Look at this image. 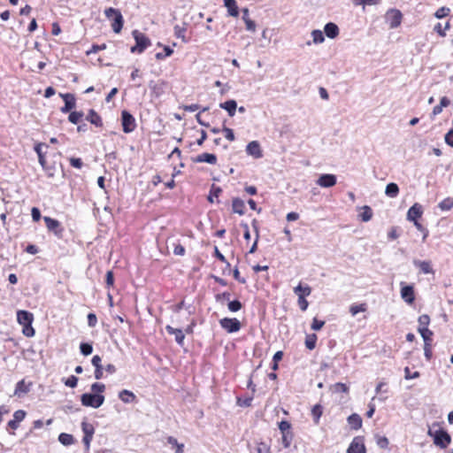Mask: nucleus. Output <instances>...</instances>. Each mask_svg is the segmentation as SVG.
Returning <instances> with one entry per match:
<instances>
[{"instance_id":"obj_51","label":"nucleus","mask_w":453,"mask_h":453,"mask_svg":"<svg viewBox=\"0 0 453 453\" xmlns=\"http://www.w3.org/2000/svg\"><path fill=\"white\" fill-rule=\"evenodd\" d=\"M304 296H303V295H299L298 301H297L298 305L303 311H306L308 308V305H309V303H308L307 300L304 298Z\"/></svg>"},{"instance_id":"obj_58","label":"nucleus","mask_w":453,"mask_h":453,"mask_svg":"<svg viewBox=\"0 0 453 453\" xmlns=\"http://www.w3.org/2000/svg\"><path fill=\"white\" fill-rule=\"evenodd\" d=\"M26 417V411L22 410H18L13 413V419L18 421L19 423L21 422Z\"/></svg>"},{"instance_id":"obj_11","label":"nucleus","mask_w":453,"mask_h":453,"mask_svg":"<svg viewBox=\"0 0 453 453\" xmlns=\"http://www.w3.org/2000/svg\"><path fill=\"white\" fill-rule=\"evenodd\" d=\"M246 152L248 155L252 156L254 158H261L263 152L260 144L257 141H252L246 146Z\"/></svg>"},{"instance_id":"obj_10","label":"nucleus","mask_w":453,"mask_h":453,"mask_svg":"<svg viewBox=\"0 0 453 453\" xmlns=\"http://www.w3.org/2000/svg\"><path fill=\"white\" fill-rule=\"evenodd\" d=\"M401 297L408 304L413 303L415 300L414 288L411 285H405L404 282H401Z\"/></svg>"},{"instance_id":"obj_57","label":"nucleus","mask_w":453,"mask_h":453,"mask_svg":"<svg viewBox=\"0 0 453 453\" xmlns=\"http://www.w3.org/2000/svg\"><path fill=\"white\" fill-rule=\"evenodd\" d=\"M352 2L355 5H373L377 4L380 2V0H352Z\"/></svg>"},{"instance_id":"obj_12","label":"nucleus","mask_w":453,"mask_h":453,"mask_svg":"<svg viewBox=\"0 0 453 453\" xmlns=\"http://www.w3.org/2000/svg\"><path fill=\"white\" fill-rule=\"evenodd\" d=\"M316 183L322 188H331L336 184V176L330 173L321 174Z\"/></svg>"},{"instance_id":"obj_24","label":"nucleus","mask_w":453,"mask_h":453,"mask_svg":"<svg viewBox=\"0 0 453 453\" xmlns=\"http://www.w3.org/2000/svg\"><path fill=\"white\" fill-rule=\"evenodd\" d=\"M219 107L226 110L230 117H234L236 111L237 104L234 100H227L219 104Z\"/></svg>"},{"instance_id":"obj_59","label":"nucleus","mask_w":453,"mask_h":453,"mask_svg":"<svg viewBox=\"0 0 453 453\" xmlns=\"http://www.w3.org/2000/svg\"><path fill=\"white\" fill-rule=\"evenodd\" d=\"M334 390L335 392H344L347 393L349 391V388L346 384L338 382L334 385Z\"/></svg>"},{"instance_id":"obj_54","label":"nucleus","mask_w":453,"mask_h":453,"mask_svg":"<svg viewBox=\"0 0 453 453\" xmlns=\"http://www.w3.org/2000/svg\"><path fill=\"white\" fill-rule=\"evenodd\" d=\"M419 376H420V374L418 372H414L412 373V372H411V370L409 367L404 368V378L406 380L416 379V378H418Z\"/></svg>"},{"instance_id":"obj_41","label":"nucleus","mask_w":453,"mask_h":453,"mask_svg":"<svg viewBox=\"0 0 453 453\" xmlns=\"http://www.w3.org/2000/svg\"><path fill=\"white\" fill-rule=\"evenodd\" d=\"M227 307L230 311L236 312L242 309V304L238 300H234V301L229 300L228 303H227Z\"/></svg>"},{"instance_id":"obj_25","label":"nucleus","mask_w":453,"mask_h":453,"mask_svg":"<svg viewBox=\"0 0 453 453\" xmlns=\"http://www.w3.org/2000/svg\"><path fill=\"white\" fill-rule=\"evenodd\" d=\"M232 209L234 213L243 215L245 213V203L242 199L235 197L232 202Z\"/></svg>"},{"instance_id":"obj_63","label":"nucleus","mask_w":453,"mask_h":453,"mask_svg":"<svg viewBox=\"0 0 453 453\" xmlns=\"http://www.w3.org/2000/svg\"><path fill=\"white\" fill-rule=\"evenodd\" d=\"M445 142L449 145L450 147H453V128L450 129L446 134H445Z\"/></svg>"},{"instance_id":"obj_36","label":"nucleus","mask_w":453,"mask_h":453,"mask_svg":"<svg viewBox=\"0 0 453 453\" xmlns=\"http://www.w3.org/2000/svg\"><path fill=\"white\" fill-rule=\"evenodd\" d=\"M294 292L296 295H303V296H310L311 293V288L309 286H303L302 284H299L294 288Z\"/></svg>"},{"instance_id":"obj_21","label":"nucleus","mask_w":453,"mask_h":453,"mask_svg":"<svg viewBox=\"0 0 453 453\" xmlns=\"http://www.w3.org/2000/svg\"><path fill=\"white\" fill-rule=\"evenodd\" d=\"M224 4L227 9V13L229 16L234 18L239 16V8L235 0H224Z\"/></svg>"},{"instance_id":"obj_55","label":"nucleus","mask_w":453,"mask_h":453,"mask_svg":"<svg viewBox=\"0 0 453 453\" xmlns=\"http://www.w3.org/2000/svg\"><path fill=\"white\" fill-rule=\"evenodd\" d=\"M324 325H325V321L319 320L318 319L314 318L311 327L314 331H319L323 327Z\"/></svg>"},{"instance_id":"obj_28","label":"nucleus","mask_w":453,"mask_h":453,"mask_svg":"<svg viewBox=\"0 0 453 453\" xmlns=\"http://www.w3.org/2000/svg\"><path fill=\"white\" fill-rule=\"evenodd\" d=\"M413 264L418 266L423 273L427 274L434 273L431 263L428 261L414 260Z\"/></svg>"},{"instance_id":"obj_37","label":"nucleus","mask_w":453,"mask_h":453,"mask_svg":"<svg viewBox=\"0 0 453 453\" xmlns=\"http://www.w3.org/2000/svg\"><path fill=\"white\" fill-rule=\"evenodd\" d=\"M438 206L441 211H449L453 208V197H447L443 199Z\"/></svg>"},{"instance_id":"obj_15","label":"nucleus","mask_w":453,"mask_h":453,"mask_svg":"<svg viewBox=\"0 0 453 453\" xmlns=\"http://www.w3.org/2000/svg\"><path fill=\"white\" fill-rule=\"evenodd\" d=\"M61 97L65 101V105L61 108V111L64 113L69 112L75 107V97L73 94H61Z\"/></svg>"},{"instance_id":"obj_34","label":"nucleus","mask_w":453,"mask_h":453,"mask_svg":"<svg viewBox=\"0 0 453 453\" xmlns=\"http://www.w3.org/2000/svg\"><path fill=\"white\" fill-rule=\"evenodd\" d=\"M323 413V409L320 404H316L311 409V414L315 424H319V418Z\"/></svg>"},{"instance_id":"obj_20","label":"nucleus","mask_w":453,"mask_h":453,"mask_svg":"<svg viewBox=\"0 0 453 453\" xmlns=\"http://www.w3.org/2000/svg\"><path fill=\"white\" fill-rule=\"evenodd\" d=\"M324 32L328 38L334 39L339 35V27L336 24L328 22L324 27Z\"/></svg>"},{"instance_id":"obj_19","label":"nucleus","mask_w":453,"mask_h":453,"mask_svg":"<svg viewBox=\"0 0 453 453\" xmlns=\"http://www.w3.org/2000/svg\"><path fill=\"white\" fill-rule=\"evenodd\" d=\"M194 162L196 163H208L211 165H215L217 163V157L214 154L211 153H202L194 159Z\"/></svg>"},{"instance_id":"obj_32","label":"nucleus","mask_w":453,"mask_h":453,"mask_svg":"<svg viewBox=\"0 0 453 453\" xmlns=\"http://www.w3.org/2000/svg\"><path fill=\"white\" fill-rule=\"evenodd\" d=\"M429 323H430V318L428 315L423 314V315L419 316L418 327V333L428 328Z\"/></svg>"},{"instance_id":"obj_38","label":"nucleus","mask_w":453,"mask_h":453,"mask_svg":"<svg viewBox=\"0 0 453 453\" xmlns=\"http://www.w3.org/2000/svg\"><path fill=\"white\" fill-rule=\"evenodd\" d=\"M311 37L312 42L316 44L322 43L325 41L323 32L319 29H315L311 32Z\"/></svg>"},{"instance_id":"obj_61","label":"nucleus","mask_w":453,"mask_h":453,"mask_svg":"<svg viewBox=\"0 0 453 453\" xmlns=\"http://www.w3.org/2000/svg\"><path fill=\"white\" fill-rule=\"evenodd\" d=\"M377 444L380 448L381 449H386L388 448V444H389V441H388V439L385 436H382V437H380L377 441Z\"/></svg>"},{"instance_id":"obj_62","label":"nucleus","mask_w":453,"mask_h":453,"mask_svg":"<svg viewBox=\"0 0 453 453\" xmlns=\"http://www.w3.org/2000/svg\"><path fill=\"white\" fill-rule=\"evenodd\" d=\"M223 132L225 133V136L227 140L231 142L234 140V134L231 128L224 127Z\"/></svg>"},{"instance_id":"obj_52","label":"nucleus","mask_w":453,"mask_h":453,"mask_svg":"<svg viewBox=\"0 0 453 453\" xmlns=\"http://www.w3.org/2000/svg\"><path fill=\"white\" fill-rule=\"evenodd\" d=\"M413 223L416 228L423 234V241H425L428 236V230L425 226H423L418 220H415Z\"/></svg>"},{"instance_id":"obj_35","label":"nucleus","mask_w":453,"mask_h":453,"mask_svg":"<svg viewBox=\"0 0 453 453\" xmlns=\"http://www.w3.org/2000/svg\"><path fill=\"white\" fill-rule=\"evenodd\" d=\"M81 429H82V432L84 433V436L93 437L94 433H95V428L92 424L83 421L81 423Z\"/></svg>"},{"instance_id":"obj_56","label":"nucleus","mask_w":453,"mask_h":453,"mask_svg":"<svg viewBox=\"0 0 453 453\" xmlns=\"http://www.w3.org/2000/svg\"><path fill=\"white\" fill-rule=\"evenodd\" d=\"M292 441V434L290 432L282 434V444L285 448H288L290 446Z\"/></svg>"},{"instance_id":"obj_4","label":"nucleus","mask_w":453,"mask_h":453,"mask_svg":"<svg viewBox=\"0 0 453 453\" xmlns=\"http://www.w3.org/2000/svg\"><path fill=\"white\" fill-rule=\"evenodd\" d=\"M428 434L430 436H433L434 443L441 449L447 448V446L451 441L450 435L448 434L447 431H445L443 429H439L434 432H433L431 429H429Z\"/></svg>"},{"instance_id":"obj_47","label":"nucleus","mask_w":453,"mask_h":453,"mask_svg":"<svg viewBox=\"0 0 453 453\" xmlns=\"http://www.w3.org/2000/svg\"><path fill=\"white\" fill-rule=\"evenodd\" d=\"M185 32H186V29L184 27H181L178 25H176L174 27L175 36L178 38H181L183 42H187V40L185 39Z\"/></svg>"},{"instance_id":"obj_17","label":"nucleus","mask_w":453,"mask_h":453,"mask_svg":"<svg viewBox=\"0 0 453 453\" xmlns=\"http://www.w3.org/2000/svg\"><path fill=\"white\" fill-rule=\"evenodd\" d=\"M165 330L168 334H173L175 337V342L180 345L182 346L185 339V334L181 329L174 328L171 326H166Z\"/></svg>"},{"instance_id":"obj_23","label":"nucleus","mask_w":453,"mask_h":453,"mask_svg":"<svg viewBox=\"0 0 453 453\" xmlns=\"http://www.w3.org/2000/svg\"><path fill=\"white\" fill-rule=\"evenodd\" d=\"M102 359L98 355H96L92 357L91 363L95 366V378L96 380H100L103 378V366H102Z\"/></svg>"},{"instance_id":"obj_42","label":"nucleus","mask_w":453,"mask_h":453,"mask_svg":"<svg viewBox=\"0 0 453 453\" xmlns=\"http://www.w3.org/2000/svg\"><path fill=\"white\" fill-rule=\"evenodd\" d=\"M366 311V304L361 303L358 305H351L349 308V312L352 316H356L358 312H364Z\"/></svg>"},{"instance_id":"obj_8","label":"nucleus","mask_w":453,"mask_h":453,"mask_svg":"<svg viewBox=\"0 0 453 453\" xmlns=\"http://www.w3.org/2000/svg\"><path fill=\"white\" fill-rule=\"evenodd\" d=\"M219 324L227 333L238 332L241 328V323L237 319L224 318L219 320Z\"/></svg>"},{"instance_id":"obj_1","label":"nucleus","mask_w":453,"mask_h":453,"mask_svg":"<svg viewBox=\"0 0 453 453\" xmlns=\"http://www.w3.org/2000/svg\"><path fill=\"white\" fill-rule=\"evenodd\" d=\"M104 15L111 19V27L115 33H119L123 27L124 19L119 10L110 7L105 9Z\"/></svg>"},{"instance_id":"obj_13","label":"nucleus","mask_w":453,"mask_h":453,"mask_svg":"<svg viewBox=\"0 0 453 453\" xmlns=\"http://www.w3.org/2000/svg\"><path fill=\"white\" fill-rule=\"evenodd\" d=\"M32 385V382H26L25 380H19L16 384L13 395L18 397L27 395L30 391Z\"/></svg>"},{"instance_id":"obj_18","label":"nucleus","mask_w":453,"mask_h":453,"mask_svg":"<svg viewBox=\"0 0 453 453\" xmlns=\"http://www.w3.org/2000/svg\"><path fill=\"white\" fill-rule=\"evenodd\" d=\"M165 87L166 82L164 81H150V88L156 96H160L165 92Z\"/></svg>"},{"instance_id":"obj_9","label":"nucleus","mask_w":453,"mask_h":453,"mask_svg":"<svg viewBox=\"0 0 453 453\" xmlns=\"http://www.w3.org/2000/svg\"><path fill=\"white\" fill-rule=\"evenodd\" d=\"M347 453H366L363 438L360 436L355 437L349 444Z\"/></svg>"},{"instance_id":"obj_26","label":"nucleus","mask_w":453,"mask_h":453,"mask_svg":"<svg viewBox=\"0 0 453 453\" xmlns=\"http://www.w3.org/2000/svg\"><path fill=\"white\" fill-rule=\"evenodd\" d=\"M348 423L352 429L357 430L362 426V418L358 414L353 413L349 416Z\"/></svg>"},{"instance_id":"obj_49","label":"nucleus","mask_w":453,"mask_h":453,"mask_svg":"<svg viewBox=\"0 0 453 453\" xmlns=\"http://www.w3.org/2000/svg\"><path fill=\"white\" fill-rule=\"evenodd\" d=\"M449 13V9L447 8V7H441L439 8L435 13H434V16L437 18V19H442L446 16H448Z\"/></svg>"},{"instance_id":"obj_53","label":"nucleus","mask_w":453,"mask_h":453,"mask_svg":"<svg viewBox=\"0 0 453 453\" xmlns=\"http://www.w3.org/2000/svg\"><path fill=\"white\" fill-rule=\"evenodd\" d=\"M290 428H291V425L287 420H281L279 423V429L281 431L282 434L289 432Z\"/></svg>"},{"instance_id":"obj_7","label":"nucleus","mask_w":453,"mask_h":453,"mask_svg":"<svg viewBox=\"0 0 453 453\" xmlns=\"http://www.w3.org/2000/svg\"><path fill=\"white\" fill-rule=\"evenodd\" d=\"M43 220L45 222L46 227L49 231L53 232L54 234L61 238L63 236V227L58 220L52 219L50 217H44Z\"/></svg>"},{"instance_id":"obj_43","label":"nucleus","mask_w":453,"mask_h":453,"mask_svg":"<svg viewBox=\"0 0 453 453\" xmlns=\"http://www.w3.org/2000/svg\"><path fill=\"white\" fill-rule=\"evenodd\" d=\"M80 349H81V352L82 355L84 356H88L92 353L93 351V347L90 343H88V342H82L81 345H80Z\"/></svg>"},{"instance_id":"obj_22","label":"nucleus","mask_w":453,"mask_h":453,"mask_svg":"<svg viewBox=\"0 0 453 453\" xmlns=\"http://www.w3.org/2000/svg\"><path fill=\"white\" fill-rule=\"evenodd\" d=\"M119 398L125 403L136 402V395L130 390L123 389L119 392Z\"/></svg>"},{"instance_id":"obj_46","label":"nucleus","mask_w":453,"mask_h":453,"mask_svg":"<svg viewBox=\"0 0 453 453\" xmlns=\"http://www.w3.org/2000/svg\"><path fill=\"white\" fill-rule=\"evenodd\" d=\"M221 192H222L221 188L212 185L211 192H210V196H208L209 202L212 203L213 196L218 197Z\"/></svg>"},{"instance_id":"obj_27","label":"nucleus","mask_w":453,"mask_h":453,"mask_svg":"<svg viewBox=\"0 0 453 453\" xmlns=\"http://www.w3.org/2000/svg\"><path fill=\"white\" fill-rule=\"evenodd\" d=\"M385 194L388 197L395 198L399 194L398 185L395 182H390L386 186Z\"/></svg>"},{"instance_id":"obj_40","label":"nucleus","mask_w":453,"mask_h":453,"mask_svg":"<svg viewBox=\"0 0 453 453\" xmlns=\"http://www.w3.org/2000/svg\"><path fill=\"white\" fill-rule=\"evenodd\" d=\"M360 216H361V219H362V220L364 222L369 221L372 219V209L369 206L365 205L363 207V212L361 213Z\"/></svg>"},{"instance_id":"obj_31","label":"nucleus","mask_w":453,"mask_h":453,"mask_svg":"<svg viewBox=\"0 0 453 453\" xmlns=\"http://www.w3.org/2000/svg\"><path fill=\"white\" fill-rule=\"evenodd\" d=\"M58 441L61 444L69 446L74 442V438L70 434L61 433L58 436Z\"/></svg>"},{"instance_id":"obj_16","label":"nucleus","mask_w":453,"mask_h":453,"mask_svg":"<svg viewBox=\"0 0 453 453\" xmlns=\"http://www.w3.org/2000/svg\"><path fill=\"white\" fill-rule=\"evenodd\" d=\"M17 319L18 322L22 326H30L32 325L34 317L33 314L27 311H19L17 312Z\"/></svg>"},{"instance_id":"obj_48","label":"nucleus","mask_w":453,"mask_h":453,"mask_svg":"<svg viewBox=\"0 0 453 453\" xmlns=\"http://www.w3.org/2000/svg\"><path fill=\"white\" fill-rule=\"evenodd\" d=\"M317 337L315 334H312L306 338L305 346L308 349H313L315 348Z\"/></svg>"},{"instance_id":"obj_45","label":"nucleus","mask_w":453,"mask_h":453,"mask_svg":"<svg viewBox=\"0 0 453 453\" xmlns=\"http://www.w3.org/2000/svg\"><path fill=\"white\" fill-rule=\"evenodd\" d=\"M105 390V385L103 383L96 382L91 385L92 394H101Z\"/></svg>"},{"instance_id":"obj_2","label":"nucleus","mask_w":453,"mask_h":453,"mask_svg":"<svg viewBox=\"0 0 453 453\" xmlns=\"http://www.w3.org/2000/svg\"><path fill=\"white\" fill-rule=\"evenodd\" d=\"M135 40V45L131 48L132 53H142L150 44V40L142 33L138 30H134L132 33Z\"/></svg>"},{"instance_id":"obj_3","label":"nucleus","mask_w":453,"mask_h":453,"mask_svg":"<svg viewBox=\"0 0 453 453\" xmlns=\"http://www.w3.org/2000/svg\"><path fill=\"white\" fill-rule=\"evenodd\" d=\"M81 402L83 406L99 408L104 402V396L102 394L85 393L81 396Z\"/></svg>"},{"instance_id":"obj_14","label":"nucleus","mask_w":453,"mask_h":453,"mask_svg":"<svg viewBox=\"0 0 453 453\" xmlns=\"http://www.w3.org/2000/svg\"><path fill=\"white\" fill-rule=\"evenodd\" d=\"M423 214V208L422 205L415 203L407 212V219L409 221L414 222L415 220H418V218H420Z\"/></svg>"},{"instance_id":"obj_33","label":"nucleus","mask_w":453,"mask_h":453,"mask_svg":"<svg viewBox=\"0 0 453 453\" xmlns=\"http://www.w3.org/2000/svg\"><path fill=\"white\" fill-rule=\"evenodd\" d=\"M450 27L449 21H447L444 26H442L441 23H437L434 30L441 36L444 37L446 35V31L449 30Z\"/></svg>"},{"instance_id":"obj_6","label":"nucleus","mask_w":453,"mask_h":453,"mask_svg":"<svg viewBox=\"0 0 453 453\" xmlns=\"http://www.w3.org/2000/svg\"><path fill=\"white\" fill-rule=\"evenodd\" d=\"M121 122H122L123 131L127 134L133 132L136 127L134 118L127 111H122Z\"/></svg>"},{"instance_id":"obj_50","label":"nucleus","mask_w":453,"mask_h":453,"mask_svg":"<svg viewBox=\"0 0 453 453\" xmlns=\"http://www.w3.org/2000/svg\"><path fill=\"white\" fill-rule=\"evenodd\" d=\"M78 383V378L74 375H71L69 378L66 379L65 381V385L69 388H75Z\"/></svg>"},{"instance_id":"obj_60","label":"nucleus","mask_w":453,"mask_h":453,"mask_svg":"<svg viewBox=\"0 0 453 453\" xmlns=\"http://www.w3.org/2000/svg\"><path fill=\"white\" fill-rule=\"evenodd\" d=\"M70 165L74 168L81 169L83 165V163H82L81 159L79 157H71Z\"/></svg>"},{"instance_id":"obj_39","label":"nucleus","mask_w":453,"mask_h":453,"mask_svg":"<svg viewBox=\"0 0 453 453\" xmlns=\"http://www.w3.org/2000/svg\"><path fill=\"white\" fill-rule=\"evenodd\" d=\"M84 116L82 111H72L69 114L68 119L73 124H78Z\"/></svg>"},{"instance_id":"obj_64","label":"nucleus","mask_w":453,"mask_h":453,"mask_svg":"<svg viewBox=\"0 0 453 453\" xmlns=\"http://www.w3.org/2000/svg\"><path fill=\"white\" fill-rule=\"evenodd\" d=\"M257 450V453H271L269 446L264 442L258 444Z\"/></svg>"},{"instance_id":"obj_5","label":"nucleus","mask_w":453,"mask_h":453,"mask_svg":"<svg viewBox=\"0 0 453 453\" xmlns=\"http://www.w3.org/2000/svg\"><path fill=\"white\" fill-rule=\"evenodd\" d=\"M402 12L397 9H390L385 15L386 21L389 24L390 28H396L402 22Z\"/></svg>"},{"instance_id":"obj_44","label":"nucleus","mask_w":453,"mask_h":453,"mask_svg":"<svg viewBox=\"0 0 453 453\" xmlns=\"http://www.w3.org/2000/svg\"><path fill=\"white\" fill-rule=\"evenodd\" d=\"M420 335L422 336L423 340H424V343H431L432 342V336H433V332L431 330H429L428 328L419 332Z\"/></svg>"},{"instance_id":"obj_30","label":"nucleus","mask_w":453,"mask_h":453,"mask_svg":"<svg viewBox=\"0 0 453 453\" xmlns=\"http://www.w3.org/2000/svg\"><path fill=\"white\" fill-rule=\"evenodd\" d=\"M42 147H47L44 143H38L35 147V150L38 156L39 163L42 165V166L44 167L46 164V159L44 157V153L42 152Z\"/></svg>"},{"instance_id":"obj_29","label":"nucleus","mask_w":453,"mask_h":453,"mask_svg":"<svg viewBox=\"0 0 453 453\" xmlns=\"http://www.w3.org/2000/svg\"><path fill=\"white\" fill-rule=\"evenodd\" d=\"M87 120L96 127L103 126L101 117L92 109L89 111L88 115L87 116Z\"/></svg>"}]
</instances>
